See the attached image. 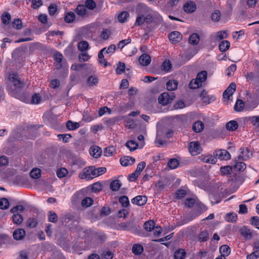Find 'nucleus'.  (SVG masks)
Instances as JSON below:
<instances>
[{"instance_id": "obj_46", "label": "nucleus", "mask_w": 259, "mask_h": 259, "mask_svg": "<svg viewBox=\"0 0 259 259\" xmlns=\"http://www.w3.org/2000/svg\"><path fill=\"white\" fill-rule=\"evenodd\" d=\"M232 167L229 165L221 167L220 168L221 173L223 175H229L231 174Z\"/></svg>"}, {"instance_id": "obj_28", "label": "nucleus", "mask_w": 259, "mask_h": 259, "mask_svg": "<svg viewBox=\"0 0 259 259\" xmlns=\"http://www.w3.org/2000/svg\"><path fill=\"white\" fill-rule=\"evenodd\" d=\"M198 238L200 242H205L208 239V232L207 230L201 231L198 235Z\"/></svg>"}, {"instance_id": "obj_22", "label": "nucleus", "mask_w": 259, "mask_h": 259, "mask_svg": "<svg viewBox=\"0 0 259 259\" xmlns=\"http://www.w3.org/2000/svg\"><path fill=\"white\" fill-rule=\"evenodd\" d=\"M241 235L246 239H250L252 237V233L249 229L243 227L240 230Z\"/></svg>"}, {"instance_id": "obj_25", "label": "nucleus", "mask_w": 259, "mask_h": 259, "mask_svg": "<svg viewBox=\"0 0 259 259\" xmlns=\"http://www.w3.org/2000/svg\"><path fill=\"white\" fill-rule=\"evenodd\" d=\"M178 82L175 80H169L166 83V88L168 91H174L178 88Z\"/></svg>"}, {"instance_id": "obj_37", "label": "nucleus", "mask_w": 259, "mask_h": 259, "mask_svg": "<svg viewBox=\"0 0 259 259\" xmlns=\"http://www.w3.org/2000/svg\"><path fill=\"white\" fill-rule=\"evenodd\" d=\"M41 175V170L39 168H33L30 172V176L33 179H38Z\"/></svg>"}, {"instance_id": "obj_57", "label": "nucleus", "mask_w": 259, "mask_h": 259, "mask_svg": "<svg viewBox=\"0 0 259 259\" xmlns=\"http://www.w3.org/2000/svg\"><path fill=\"white\" fill-rule=\"evenodd\" d=\"M12 26L17 29H20L22 28V21L20 19H15L12 22Z\"/></svg>"}, {"instance_id": "obj_10", "label": "nucleus", "mask_w": 259, "mask_h": 259, "mask_svg": "<svg viewBox=\"0 0 259 259\" xmlns=\"http://www.w3.org/2000/svg\"><path fill=\"white\" fill-rule=\"evenodd\" d=\"M169 40L172 44H176L179 42L182 38V35L179 31L171 32L168 35Z\"/></svg>"}, {"instance_id": "obj_43", "label": "nucleus", "mask_w": 259, "mask_h": 259, "mask_svg": "<svg viewBox=\"0 0 259 259\" xmlns=\"http://www.w3.org/2000/svg\"><path fill=\"white\" fill-rule=\"evenodd\" d=\"M121 186V183L118 180L112 181L110 185V188L114 191H118Z\"/></svg>"}, {"instance_id": "obj_33", "label": "nucleus", "mask_w": 259, "mask_h": 259, "mask_svg": "<svg viewBox=\"0 0 259 259\" xmlns=\"http://www.w3.org/2000/svg\"><path fill=\"white\" fill-rule=\"evenodd\" d=\"M230 44L228 40H223L219 44V48L221 52H225L230 47Z\"/></svg>"}, {"instance_id": "obj_3", "label": "nucleus", "mask_w": 259, "mask_h": 259, "mask_svg": "<svg viewBox=\"0 0 259 259\" xmlns=\"http://www.w3.org/2000/svg\"><path fill=\"white\" fill-rule=\"evenodd\" d=\"M213 154L217 159H219L220 160H227L231 159L230 154L225 149L216 150L213 152Z\"/></svg>"}, {"instance_id": "obj_12", "label": "nucleus", "mask_w": 259, "mask_h": 259, "mask_svg": "<svg viewBox=\"0 0 259 259\" xmlns=\"http://www.w3.org/2000/svg\"><path fill=\"white\" fill-rule=\"evenodd\" d=\"M74 12L81 17H84L88 13L87 9L84 5H78L75 9Z\"/></svg>"}, {"instance_id": "obj_30", "label": "nucleus", "mask_w": 259, "mask_h": 259, "mask_svg": "<svg viewBox=\"0 0 259 259\" xmlns=\"http://www.w3.org/2000/svg\"><path fill=\"white\" fill-rule=\"evenodd\" d=\"M75 18V15L72 12L66 13L64 17V20L66 22L70 23L73 22Z\"/></svg>"}, {"instance_id": "obj_9", "label": "nucleus", "mask_w": 259, "mask_h": 259, "mask_svg": "<svg viewBox=\"0 0 259 259\" xmlns=\"http://www.w3.org/2000/svg\"><path fill=\"white\" fill-rule=\"evenodd\" d=\"M150 9L144 4H138L136 8V12L139 16H145L149 13Z\"/></svg>"}, {"instance_id": "obj_6", "label": "nucleus", "mask_w": 259, "mask_h": 259, "mask_svg": "<svg viewBox=\"0 0 259 259\" xmlns=\"http://www.w3.org/2000/svg\"><path fill=\"white\" fill-rule=\"evenodd\" d=\"M54 58L55 60V66L56 69H60L66 67V63L63 60V56L62 54L57 53L54 54Z\"/></svg>"}, {"instance_id": "obj_59", "label": "nucleus", "mask_w": 259, "mask_h": 259, "mask_svg": "<svg viewBox=\"0 0 259 259\" xmlns=\"http://www.w3.org/2000/svg\"><path fill=\"white\" fill-rule=\"evenodd\" d=\"M68 174L67 170L65 168H61L57 170V175L59 178H63Z\"/></svg>"}, {"instance_id": "obj_15", "label": "nucleus", "mask_w": 259, "mask_h": 259, "mask_svg": "<svg viewBox=\"0 0 259 259\" xmlns=\"http://www.w3.org/2000/svg\"><path fill=\"white\" fill-rule=\"evenodd\" d=\"M183 9L185 12L191 13L195 11L196 6L194 3L190 1L184 5Z\"/></svg>"}, {"instance_id": "obj_52", "label": "nucleus", "mask_w": 259, "mask_h": 259, "mask_svg": "<svg viewBox=\"0 0 259 259\" xmlns=\"http://www.w3.org/2000/svg\"><path fill=\"white\" fill-rule=\"evenodd\" d=\"M125 66L124 63L119 62L117 65L116 72L117 74H121L124 71Z\"/></svg>"}, {"instance_id": "obj_31", "label": "nucleus", "mask_w": 259, "mask_h": 259, "mask_svg": "<svg viewBox=\"0 0 259 259\" xmlns=\"http://www.w3.org/2000/svg\"><path fill=\"white\" fill-rule=\"evenodd\" d=\"M125 146L128 148L130 151H134L138 148V144L135 141L130 140L126 143Z\"/></svg>"}, {"instance_id": "obj_32", "label": "nucleus", "mask_w": 259, "mask_h": 259, "mask_svg": "<svg viewBox=\"0 0 259 259\" xmlns=\"http://www.w3.org/2000/svg\"><path fill=\"white\" fill-rule=\"evenodd\" d=\"M202 83L197 79V78L196 79H192L190 82L189 83V87L190 89H196L201 86Z\"/></svg>"}, {"instance_id": "obj_19", "label": "nucleus", "mask_w": 259, "mask_h": 259, "mask_svg": "<svg viewBox=\"0 0 259 259\" xmlns=\"http://www.w3.org/2000/svg\"><path fill=\"white\" fill-rule=\"evenodd\" d=\"M25 231L23 229H18L13 233L14 238L17 240L22 239L25 236Z\"/></svg>"}, {"instance_id": "obj_39", "label": "nucleus", "mask_w": 259, "mask_h": 259, "mask_svg": "<svg viewBox=\"0 0 259 259\" xmlns=\"http://www.w3.org/2000/svg\"><path fill=\"white\" fill-rule=\"evenodd\" d=\"M84 6L85 8L90 10H93L96 7V4L93 0H86L84 2Z\"/></svg>"}, {"instance_id": "obj_23", "label": "nucleus", "mask_w": 259, "mask_h": 259, "mask_svg": "<svg viewBox=\"0 0 259 259\" xmlns=\"http://www.w3.org/2000/svg\"><path fill=\"white\" fill-rule=\"evenodd\" d=\"M220 252L221 255L226 257L228 256L231 252V249L227 245H223L220 247Z\"/></svg>"}, {"instance_id": "obj_53", "label": "nucleus", "mask_w": 259, "mask_h": 259, "mask_svg": "<svg viewBox=\"0 0 259 259\" xmlns=\"http://www.w3.org/2000/svg\"><path fill=\"white\" fill-rule=\"evenodd\" d=\"M9 202L7 198L0 199V209H6L9 207Z\"/></svg>"}, {"instance_id": "obj_63", "label": "nucleus", "mask_w": 259, "mask_h": 259, "mask_svg": "<svg viewBox=\"0 0 259 259\" xmlns=\"http://www.w3.org/2000/svg\"><path fill=\"white\" fill-rule=\"evenodd\" d=\"M248 120L253 125L259 126V116H253L248 117Z\"/></svg>"}, {"instance_id": "obj_49", "label": "nucleus", "mask_w": 259, "mask_h": 259, "mask_svg": "<svg viewBox=\"0 0 259 259\" xmlns=\"http://www.w3.org/2000/svg\"><path fill=\"white\" fill-rule=\"evenodd\" d=\"M115 151V149L113 146H109L105 149L104 154L105 156L109 157L112 156Z\"/></svg>"}, {"instance_id": "obj_58", "label": "nucleus", "mask_w": 259, "mask_h": 259, "mask_svg": "<svg viewBox=\"0 0 259 259\" xmlns=\"http://www.w3.org/2000/svg\"><path fill=\"white\" fill-rule=\"evenodd\" d=\"M152 231H153V233L155 237H158L162 233V229L159 226L154 225L153 229H152Z\"/></svg>"}, {"instance_id": "obj_4", "label": "nucleus", "mask_w": 259, "mask_h": 259, "mask_svg": "<svg viewBox=\"0 0 259 259\" xmlns=\"http://www.w3.org/2000/svg\"><path fill=\"white\" fill-rule=\"evenodd\" d=\"M174 98V96L171 94L169 95L167 93L164 92L160 94L158 97V102L163 105H166L170 103Z\"/></svg>"}, {"instance_id": "obj_14", "label": "nucleus", "mask_w": 259, "mask_h": 259, "mask_svg": "<svg viewBox=\"0 0 259 259\" xmlns=\"http://www.w3.org/2000/svg\"><path fill=\"white\" fill-rule=\"evenodd\" d=\"M102 152V149L98 146H92L90 149V154L96 158L101 155Z\"/></svg>"}, {"instance_id": "obj_38", "label": "nucleus", "mask_w": 259, "mask_h": 259, "mask_svg": "<svg viewBox=\"0 0 259 259\" xmlns=\"http://www.w3.org/2000/svg\"><path fill=\"white\" fill-rule=\"evenodd\" d=\"M244 107V103L241 100H237L234 105V109L236 111H241Z\"/></svg>"}, {"instance_id": "obj_55", "label": "nucleus", "mask_w": 259, "mask_h": 259, "mask_svg": "<svg viewBox=\"0 0 259 259\" xmlns=\"http://www.w3.org/2000/svg\"><path fill=\"white\" fill-rule=\"evenodd\" d=\"M167 164L171 169H175L178 166L179 162L176 159H171L168 161Z\"/></svg>"}, {"instance_id": "obj_36", "label": "nucleus", "mask_w": 259, "mask_h": 259, "mask_svg": "<svg viewBox=\"0 0 259 259\" xmlns=\"http://www.w3.org/2000/svg\"><path fill=\"white\" fill-rule=\"evenodd\" d=\"M66 127L70 131H72L78 128L79 127V124L78 122H73L71 120H68L66 122Z\"/></svg>"}, {"instance_id": "obj_29", "label": "nucleus", "mask_w": 259, "mask_h": 259, "mask_svg": "<svg viewBox=\"0 0 259 259\" xmlns=\"http://www.w3.org/2000/svg\"><path fill=\"white\" fill-rule=\"evenodd\" d=\"M77 48L80 51L84 52L89 49V45L87 41L82 40L78 44Z\"/></svg>"}, {"instance_id": "obj_17", "label": "nucleus", "mask_w": 259, "mask_h": 259, "mask_svg": "<svg viewBox=\"0 0 259 259\" xmlns=\"http://www.w3.org/2000/svg\"><path fill=\"white\" fill-rule=\"evenodd\" d=\"M139 61L142 66H147L151 62V57L148 54H143L140 57Z\"/></svg>"}, {"instance_id": "obj_64", "label": "nucleus", "mask_w": 259, "mask_h": 259, "mask_svg": "<svg viewBox=\"0 0 259 259\" xmlns=\"http://www.w3.org/2000/svg\"><path fill=\"white\" fill-rule=\"evenodd\" d=\"M259 257V250H256L246 257L247 259H256Z\"/></svg>"}, {"instance_id": "obj_62", "label": "nucleus", "mask_w": 259, "mask_h": 259, "mask_svg": "<svg viewBox=\"0 0 259 259\" xmlns=\"http://www.w3.org/2000/svg\"><path fill=\"white\" fill-rule=\"evenodd\" d=\"M41 100V97L38 94H34L31 98V103L33 104H39Z\"/></svg>"}, {"instance_id": "obj_8", "label": "nucleus", "mask_w": 259, "mask_h": 259, "mask_svg": "<svg viewBox=\"0 0 259 259\" xmlns=\"http://www.w3.org/2000/svg\"><path fill=\"white\" fill-rule=\"evenodd\" d=\"M240 153L238 156V160H246L252 156V153L248 148H240Z\"/></svg>"}, {"instance_id": "obj_61", "label": "nucleus", "mask_w": 259, "mask_h": 259, "mask_svg": "<svg viewBox=\"0 0 259 259\" xmlns=\"http://www.w3.org/2000/svg\"><path fill=\"white\" fill-rule=\"evenodd\" d=\"M11 15L8 13H5L1 17V19L2 22L4 24H8L10 22V20H11Z\"/></svg>"}, {"instance_id": "obj_13", "label": "nucleus", "mask_w": 259, "mask_h": 259, "mask_svg": "<svg viewBox=\"0 0 259 259\" xmlns=\"http://www.w3.org/2000/svg\"><path fill=\"white\" fill-rule=\"evenodd\" d=\"M135 162L134 158L130 156H124L120 159V164L123 166L132 165Z\"/></svg>"}, {"instance_id": "obj_16", "label": "nucleus", "mask_w": 259, "mask_h": 259, "mask_svg": "<svg viewBox=\"0 0 259 259\" xmlns=\"http://www.w3.org/2000/svg\"><path fill=\"white\" fill-rule=\"evenodd\" d=\"M233 167L235 170L241 171L245 169L246 164L243 162H240L238 160H235L233 162Z\"/></svg>"}, {"instance_id": "obj_18", "label": "nucleus", "mask_w": 259, "mask_h": 259, "mask_svg": "<svg viewBox=\"0 0 259 259\" xmlns=\"http://www.w3.org/2000/svg\"><path fill=\"white\" fill-rule=\"evenodd\" d=\"M163 139H164V137L162 135V131L161 130L157 131L155 143L158 146H161L165 144V141L163 140Z\"/></svg>"}, {"instance_id": "obj_34", "label": "nucleus", "mask_w": 259, "mask_h": 259, "mask_svg": "<svg viewBox=\"0 0 259 259\" xmlns=\"http://www.w3.org/2000/svg\"><path fill=\"white\" fill-rule=\"evenodd\" d=\"M154 225H155V222L153 220H149L144 223V228L147 232H151Z\"/></svg>"}, {"instance_id": "obj_44", "label": "nucleus", "mask_w": 259, "mask_h": 259, "mask_svg": "<svg viewBox=\"0 0 259 259\" xmlns=\"http://www.w3.org/2000/svg\"><path fill=\"white\" fill-rule=\"evenodd\" d=\"M48 221L50 222L56 223L58 222V216L57 214L53 211H50L48 212Z\"/></svg>"}, {"instance_id": "obj_54", "label": "nucleus", "mask_w": 259, "mask_h": 259, "mask_svg": "<svg viewBox=\"0 0 259 259\" xmlns=\"http://www.w3.org/2000/svg\"><path fill=\"white\" fill-rule=\"evenodd\" d=\"M93 200L91 198L87 197L82 199L81 205L83 207H89L93 204Z\"/></svg>"}, {"instance_id": "obj_26", "label": "nucleus", "mask_w": 259, "mask_h": 259, "mask_svg": "<svg viewBox=\"0 0 259 259\" xmlns=\"http://www.w3.org/2000/svg\"><path fill=\"white\" fill-rule=\"evenodd\" d=\"M238 127V123L235 120L230 121L226 125V128L230 131H235L237 129Z\"/></svg>"}, {"instance_id": "obj_41", "label": "nucleus", "mask_w": 259, "mask_h": 259, "mask_svg": "<svg viewBox=\"0 0 259 259\" xmlns=\"http://www.w3.org/2000/svg\"><path fill=\"white\" fill-rule=\"evenodd\" d=\"M198 52V50L195 48L188 49L186 52L185 57L187 59H190L196 55Z\"/></svg>"}, {"instance_id": "obj_48", "label": "nucleus", "mask_w": 259, "mask_h": 259, "mask_svg": "<svg viewBox=\"0 0 259 259\" xmlns=\"http://www.w3.org/2000/svg\"><path fill=\"white\" fill-rule=\"evenodd\" d=\"M221 14L219 10L214 11L211 15V19L214 22H218L221 19Z\"/></svg>"}, {"instance_id": "obj_50", "label": "nucleus", "mask_w": 259, "mask_h": 259, "mask_svg": "<svg viewBox=\"0 0 259 259\" xmlns=\"http://www.w3.org/2000/svg\"><path fill=\"white\" fill-rule=\"evenodd\" d=\"M207 76V72L205 71H202L197 74L196 78L202 83L206 79Z\"/></svg>"}, {"instance_id": "obj_5", "label": "nucleus", "mask_w": 259, "mask_h": 259, "mask_svg": "<svg viewBox=\"0 0 259 259\" xmlns=\"http://www.w3.org/2000/svg\"><path fill=\"white\" fill-rule=\"evenodd\" d=\"M189 151L193 156H195L200 153L202 149L199 142L196 141L191 142L189 146Z\"/></svg>"}, {"instance_id": "obj_11", "label": "nucleus", "mask_w": 259, "mask_h": 259, "mask_svg": "<svg viewBox=\"0 0 259 259\" xmlns=\"http://www.w3.org/2000/svg\"><path fill=\"white\" fill-rule=\"evenodd\" d=\"M147 201V198L145 196H137L134 198H133L131 200L132 203L133 204H135L139 206H142L144 205Z\"/></svg>"}, {"instance_id": "obj_7", "label": "nucleus", "mask_w": 259, "mask_h": 259, "mask_svg": "<svg viewBox=\"0 0 259 259\" xmlns=\"http://www.w3.org/2000/svg\"><path fill=\"white\" fill-rule=\"evenodd\" d=\"M236 90V84L235 83H231L228 88L223 93V98L225 99H227L228 101L231 100V98L233 94ZM228 102V101H227ZM228 103H227V104Z\"/></svg>"}, {"instance_id": "obj_1", "label": "nucleus", "mask_w": 259, "mask_h": 259, "mask_svg": "<svg viewBox=\"0 0 259 259\" xmlns=\"http://www.w3.org/2000/svg\"><path fill=\"white\" fill-rule=\"evenodd\" d=\"M24 86V82L16 74H10L8 77L7 90L12 96H16L21 91Z\"/></svg>"}, {"instance_id": "obj_45", "label": "nucleus", "mask_w": 259, "mask_h": 259, "mask_svg": "<svg viewBox=\"0 0 259 259\" xmlns=\"http://www.w3.org/2000/svg\"><path fill=\"white\" fill-rule=\"evenodd\" d=\"M226 220L228 222H235L237 219V215L235 213H228L226 215Z\"/></svg>"}, {"instance_id": "obj_56", "label": "nucleus", "mask_w": 259, "mask_h": 259, "mask_svg": "<svg viewBox=\"0 0 259 259\" xmlns=\"http://www.w3.org/2000/svg\"><path fill=\"white\" fill-rule=\"evenodd\" d=\"M119 202L123 207H127L130 204L128 198L126 196H121L119 198Z\"/></svg>"}, {"instance_id": "obj_20", "label": "nucleus", "mask_w": 259, "mask_h": 259, "mask_svg": "<svg viewBox=\"0 0 259 259\" xmlns=\"http://www.w3.org/2000/svg\"><path fill=\"white\" fill-rule=\"evenodd\" d=\"M200 40V37L198 34L196 33H193L189 37L188 41L189 44L192 45H197Z\"/></svg>"}, {"instance_id": "obj_60", "label": "nucleus", "mask_w": 259, "mask_h": 259, "mask_svg": "<svg viewBox=\"0 0 259 259\" xmlns=\"http://www.w3.org/2000/svg\"><path fill=\"white\" fill-rule=\"evenodd\" d=\"M236 70V65L234 64H231L226 70V74L228 76H231Z\"/></svg>"}, {"instance_id": "obj_35", "label": "nucleus", "mask_w": 259, "mask_h": 259, "mask_svg": "<svg viewBox=\"0 0 259 259\" xmlns=\"http://www.w3.org/2000/svg\"><path fill=\"white\" fill-rule=\"evenodd\" d=\"M12 220L15 224L20 225L23 222V218L19 213H13Z\"/></svg>"}, {"instance_id": "obj_21", "label": "nucleus", "mask_w": 259, "mask_h": 259, "mask_svg": "<svg viewBox=\"0 0 259 259\" xmlns=\"http://www.w3.org/2000/svg\"><path fill=\"white\" fill-rule=\"evenodd\" d=\"M204 127L203 123L201 121H195L192 126L193 130L196 133H199L202 131Z\"/></svg>"}, {"instance_id": "obj_27", "label": "nucleus", "mask_w": 259, "mask_h": 259, "mask_svg": "<svg viewBox=\"0 0 259 259\" xmlns=\"http://www.w3.org/2000/svg\"><path fill=\"white\" fill-rule=\"evenodd\" d=\"M186 255V253L184 249H179L175 251L174 258L175 259H184Z\"/></svg>"}, {"instance_id": "obj_42", "label": "nucleus", "mask_w": 259, "mask_h": 259, "mask_svg": "<svg viewBox=\"0 0 259 259\" xmlns=\"http://www.w3.org/2000/svg\"><path fill=\"white\" fill-rule=\"evenodd\" d=\"M38 224L36 218L32 217L29 218L27 221V226L30 228H34L36 227Z\"/></svg>"}, {"instance_id": "obj_51", "label": "nucleus", "mask_w": 259, "mask_h": 259, "mask_svg": "<svg viewBox=\"0 0 259 259\" xmlns=\"http://www.w3.org/2000/svg\"><path fill=\"white\" fill-rule=\"evenodd\" d=\"M202 161L207 163H211V164H215L217 162V160L216 157H214V156H209L207 157H205L203 158Z\"/></svg>"}, {"instance_id": "obj_47", "label": "nucleus", "mask_w": 259, "mask_h": 259, "mask_svg": "<svg viewBox=\"0 0 259 259\" xmlns=\"http://www.w3.org/2000/svg\"><path fill=\"white\" fill-rule=\"evenodd\" d=\"M98 82V79L96 76H91L88 78L87 83L90 87L96 85Z\"/></svg>"}, {"instance_id": "obj_24", "label": "nucleus", "mask_w": 259, "mask_h": 259, "mask_svg": "<svg viewBox=\"0 0 259 259\" xmlns=\"http://www.w3.org/2000/svg\"><path fill=\"white\" fill-rule=\"evenodd\" d=\"M130 17L129 13L126 11H122L118 15V19L120 23L126 22Z\"/></svg>"}, {"instance_id": "obj_2", "label": "nucleus", "mask_w": 259, "mask_h": 259, "mask_svg": "<svg viewBox=\"0 0 259 259\" xmlns=\"http://www.w3.org/2000/svg\"><path fill=\"white\" fill-rule=\"evenodd\" d=\"M78 177L80 179H86L87 180H92L96 177L95 167L91 166L84 168L79 174Z\"/></svg>"}, {"instance_id": "obj_40", "label": "nucleus", "mask_w": 259, "mask_h": 259, "mask_svg": "<svg viewBox=\"0 0 259 259\" xmlns=\"http://www.w3.org/2000/svg\"><path fill=\"white\" fill-rule=\"evenodd\" d=\"M132 251L136 255H140L143 251V247L140 244H135L133 246Z\"/></svg>"}]
</instances>
